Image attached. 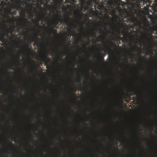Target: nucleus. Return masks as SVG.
Segmentation results:
<instances>
[{
    "label": "nucleus",
    "mask_w": 157,
    "mask_h": 157,
    "mask_svg": "<svg viewBox=\"0 0 157 157\" xmlns=\"http://www.w3.org/2000/svg\"><path fill=\"white\" fill-rule=\"evenodd\" d=\"M11 144H12L13 145H14V144L12 143H11Z\"/></svg>",
    "instance_id": "31"
},
{
    "label": "nucleus",
    "mask_w": 157,
    "mask_h": 157,
    "mask_svg": "<svg viewBox=\"0 0 157 157\" xmlns=\"http://www.w3.org/2000/svg\"><path fill=\"white\" fill-rule=\"evenodd\" d=\"M151 29H152V30L153 31H156V28L155 27H153L151 28Z\"/></svg>",
    "instance_id": "22"
},
{
    "label": "nucleus",
    "mask_w": 157,
    "mask_h": 157,
    "mask_svg": "<svg viewBox=\"0 0 157 157\" xmlns=\"http://www.w3.org/2000/svg\"><path fill=\"white\" fill-rule=\"evenodd\" d=\"M32 17H33V15L32 14Z\"/></svg>",
    "instance_id": "43"
},
{
    "label": "nucleus",
    "mask_w": 157,
    "mask_h": 157,
    "mask_svg": "<svg viewBox=\"0 0 157 157\" xmlns=\"http://www.w3.org/2000/svg\"><path fill=\"white\" fill-rule=\"evenodd\" d=\"M13 41H16V40H13Z\"/></svg>",
    "instance_id": "40"
},
{
    "label": "nucleus",
    "mask_w": 157,
    "mask_h": 157,
    "mask_svg": "<svg viewBox=\"0 0 157 157\" xmlns=\"http://www.w3.org/2000/svg\"><path fill=\"white\" fill-rule=\"evenodd\" d=\"M11 32H10V33L11 34H12V29H11Z\"/></svg>",
    "instance_id": "33"
},
{
    "label": "nucleus",
    "mask_w": 157,
    "mask_h": 157,
    "mask_svg": "<svg viewBox=\"0 0 157 157\" xmlns=\"http://www.w3.org/2000/svg\"><path fill=\"white\" fill-rule=\"evenodd\" d=\"M152 32H151L149 34V36L151 38V39L154 37V36L152 35Z\"/></svg>",
    "instance_id": "14"
},
{
    "label": "nucleus",
    "mask_w": 157,
    "mask_h": 157,
    "mask_svg": "<svg viewBox=\"0 0 157 157\" xmlns=\"http://www.w3.org/2000/svg\"><path fill=\"white\" fill-rule=\"evenodd\" d=\"M111 44L112 45H114L115 47H116V48L117 47H119V46L118 45H117L116 44H114L113 43H111Z\"/></svg>",
    "instance_id": "17"
},
{
    "label": "nucleus",
    "mask_w": 157,
    "mask_h": 157,
    "mask_svg": "<svg viewBox=\"0 0 157 157\" xmlns=\"http://www.w3.org/2000/svg\"><path fill=\"white\" fill-rule=\"evenodd\" d=\"M59 154H60V152H59Z\"/></svg>",
    "instance_id": "38"
},
{
    "label": "nucleus",
    "mask_w": 157,
    "mask_h": 157,
    "mask_svg": "<svg viewBox=\"0 0 157 157\" xmlns=\"http://www.w3.org/2000/svg\"><path fill=\"white\" fill-rule=\"evenodd\" d=\"M131 48L132 49L133 48L131 46Z\"/></svg>",
    "instance_id": "42"
},
{
    "label": "nucleus",
    "mask_w": 157,
    "mask_h": 157,
    "mask_svg": "<svg viewBox=\"0 0 157 157\" xmlns=\"http://www.w3.org/2000/svg\"><path fill=\"white\" fill-rule=\"evenodd\" d=\"M135 19V18L134 17H132L130 18V20L132 21H133Z\"/></svg>",
    "instance_id": "19"
},
{
    "label": "nucleus",
    "mask_w": 157,
    "mask_h": 157,
    "mask_svg": "<svg viewBox=\"0 0 157 157\" xmlns=\"http://www.w3.org/2000/svg\"><path fill=\"white\" fill-rule=\"evenodd\" d=\"M105 54L104 53H100L99 55H98L97 56V57H99V58H100L103 60V59H103L105 56Z\"/></svg>",
    "instance_id": "8"
},
{
    "label": "nucleus",
    "mask_w": 157,
    "mask_h": 157,
    "mask_svg": "<svg viewBox=\"0 0 157 157\" xmlns=\"http://www.w3.org/2000/svg\"><path fill=\"white\" fill-rule=\"evenodd\" d=\"M6 157H8V155H6Z\"/></svg>",
    "instance_id": "39"
},
{
    "label": "nucleus",
    "mask_w": 157,
    "mask_h": 157,
    "mask_svg": "<svg viewBox=\"0 0 157 157\" xmlns=\"http://www.w3.org/2000/svg\"><path fill=\"white\" fill-rule=\"evenodd\" d=\"M146 55H148V53H146Z\"/></svg>",
    "instance_id": "35"
},
{
    "label": "nucleus",
    "mask_w": 157,
    "mask_h": 157,
    "mask_svg": "<svg viewBox=\"0 0 157 157\" xmlns=\"http://www.w3.org/2000/svg\"><path fill=\"white\" fill-rule=\"evenodd\" d=\"M46 15V13H41L40 15H38L37 18L33 20L35 22L36 25L40 26L39 23L40 21H44L45 19H48L47 17H45Z\"/></svg>",
    "instance_id": "2"
},
{
    "label": "nucleus",
    "mask_w": 157,
    "mask_h": 157,
    "mask_svg": "<svg viewBox=\"0 0 157 157\" xmlns=\"http://www.w3.org/2000/svg\"><path fill=\"white\" fill-rule=\"evenodd\" d=\"M96 34L94 31H92L91 34V36L94 37H95L96 36Z\"/></svg>",
    "instance_id": "13"
},
{
    "label": "nucleus",
    "mask_w": 157,
    "mask_h": 157,
    "mask_svg": "<svg viewBox=\"0 0 157 157\" xmlns=\"http://www.w3.org/2000/svg\"><path fill=\"white\" fill-rule=\"evenodd\" d=\"M98 38H101V39H103L104 38V35H103L102 36H98Z\"/></svg>",
    "instance_id": "18"
},
{
    "label": "nucleus",
    "mask_w": 157,
    "mask_h": 157,
    "mask_svg": "<svg viewBox=\"0 0 157 157\" xmlns=\"http://www.w3.org/2000/svg\"><path fill=\"white\" fill-rule=\"evenodd\" d=\"M38 39V37L36 36L35 35V36L33 37L32 38L30 39V43L32 42V41H34V44L33 45H36L38 46L40 44V43L37 41Z\"/></svg>",
    "instance_id": "5"
},
{
    "label": "nucleus",
    "mask_w": 157,
    "mask_h": 157,
    "mask_svg": "<svg viewBox=\"0 0 157 157\" xmlns=\"http://www.w3.org/2000/svg\"><path fill=\"white\" fill-rule=\"evenodd\" d=\"M119 39L122 40V38L120 36H116L115 37H113L112 38V40L115 42H117V43L118 44H120L121 43V42H120L119 40L118 41V40Z\"/></svg>",
    "instance_id": "7"
},
{
    "label": "nucleus",
    "mask_w": 157,
    "mask_h": 157,
    "mask_svg": "<svg viewBox=\"0 0 157 157\" xmlns=\"http://www.w3.org/2000/svg\"><path fill=\"white\" fill-rule=\"evenodd\" d=\"M88 44V42H87L85 44H83V46L85 48H86V45Z\"/></svg>",
    "instance_id": "15"
},
{
    "label": "nucleus",
    "mask_w": 157,
    "mask_h": 157,
    "mask_svg": "<svg viewBox=\"0 0 157 157\" xmlns=\"http://www.w3.org/2000/svg\"><path fill=\"white\" fill-rule=\"evenodd\" d=\"M71 111H73H73H74V110H71Z\"/></svg>",
    "instance_id": "41"
},
{
    "label": "nucleus",
    "mask_w": 157,
    "mask_h": 157,
    "mask_svg": "<svg viewBox=\"0 0 157 157\" xmlns=\"http://www.w3.org/2000/svg\"><path fill=\"white\" fill-rule=\"evenodd\" d=\"M72 94L73 95H74L75 96H76V95H75V94L73 93Z\"/></svg>",
    "instance_id": "30"
},
{
    "label": "nucleus",
    "mask_w": 157,
    "mask_h": 157,
    "mask_svg": "<svg viewBox=\"0 0 157 157\" xmlns=\"http://www.w3.org/2000/svg\"><path fill=\"white\" fill-rule=\"evenodd\" d=\"M98 28L96 30L98 31L99 33H102L104 34V32L102 29L103 27V25L101 23H100L98 24Z\"/></svg>",
    "instance_id": "6"
},
{
    "label": "nucleus",
    "mask_w": 157,
    "mask_h": 157,
    "mask_svg": "<svg viewBox=\"0 0 157 157\" xmlns=\"http://www.w3.org/2000/svg\"><path fill=\"white\" fill-rule=\"evenodd\" d=\"M24 47L25 48L28 52H30L29 49V45L27 44H24Z\"/></svg>",
    "instance_id": "9"
},
{
    "label": "nucleus",
    "mask_w": 157,
    "mask_h": 157,
    "mask_svg": "<svg viewBox=\"0 0 157 157\" xmlns=\"http://www.w3.org/2000/svg\"><path fill=\"white\" fill-rule=\"evenodd\" d=\"M49 53V52H46L43 56H41L42 60L44 62L46 65H47L51 60L48 57V54Z\"/></svg>",
    "instance_id": "3"
},
{
    "label": "nucleus",
    "mask_w": 157,
    "mask_h": 157,
    "mask_svg": "<svg viewBox=\"0 0 157 157\" xmlns=\"http://www.w3.org/2000/svg\"><path fill=\"white\" fill-rule=\"evenodd\" d=\"M21 6H19L18 7V8L20 9L21 8Z\"/></svg>",
    "instance_id": "28"
},
{
    "label": "nucleus",
    "mask_w": 157,
    "mask_h": 157,
    "mask_svg": "<svg viewBox=\"0 0 157 157\" xmlns=\"http://www.w3.org/2000/svg\"><path fill=\"white\" fill-rule=\"evenodd\" d=\"M108 49H109V50H110V47H109L108 48Z\"/></svg>",
    "instance_id": "26"
},
{
    "label": "nucleus",
    "mask_w": 157,
    "mask_h": 157,
    "mask_svg": "<svg viewBox=\"0 0 157 157\" xmlns=\"http://www.w3.org/2000/svg\"><path fill=\"white\" fill-rule=\"evenodd\" d=\"M141 38L142 39H145V38H146L147 40H149V38L147 37H146L145 36H141Z\"/></svg>",
    "instance_id": "16"
},
{
    "label": "nucleus",
    "mask_w": 157,
    "mask_h": 157,
    "mask_svg": "<svg viewBox=\"0 0 157 157\" xmlns=\"http://www.w3.org/2000/svg\"><path fill=\"white\" fill-rule=\"evenodd\" d=\"M19 29H20V28H19V27H18V28H17V31H19Z\"/></svg>",
    "instance_id": "27"
},
{
    "label": "nucleus",
    "mask_w": 157,
    "mask_h": 157,
    "mask_svg": "<svg viewBox=\"0 0 157 157\" xmlns=\"http://www.w3.org/2000/svg\"><path fill=\"white\" fill-rule=\"evenodd\" d=\"M81 81V78L80 77H79L78 79L77 80V81L78 82H79Z\"/></svg>",
    "instance_id": "21"
},
{
    "label": "nucleus",
    "mask_w": 157,
    "mask_h": 157,
    "mask_svg": "<svg viewBox=\"0 0 157 157\" xmlns=\"http://www.w3.org/2000/svg\"><path fill=\"white\" fill-rule=\"evenodd\" d=\"M56 17L58 19L56 21L57 25L59 23V21H60L61 24L64 22L68 26L71 25L74 27V28L76 27V24L70 21L72 20L68 15H66L65 17L62 18L61 19H58L59 17L58 15H56Z\"/></svg>",
    "instance_id": "1"
},
{
    "label": "nucleus",
    "mask_w": 157,
    "mask_h": 157,
    "mask_svg": "<svg viewBox=\"0 0 157 157\" xmlns=\"http://www.w3.org/2000/svg\"><path fill=\"white\" fill-rule=\"evenodd\" d=\"M117 140H118V141H120V139L119 138H118V139H117Z\"/></svg>",
    "instance_id": "32"
},
{
    "label": "nucleus",
    "mask_w": 157,
    "mask_h": 157,
    "mask_svg": "<svg viewBox=\"0 0 157 157\" xmlns=\"http://www.w3.org/2000/svg\"><path fill=\"white\" fill-rule=\"evenodd\" d=\"M129 90L130 91L134 92H135V93L136 94H137L138 93V92L135 89H129Z\"/></svg>",
    "instance_id": "11"
},
{
    "label": "nucleus",
    "mask_w": 157,
    "mask_h": 157,
    "mask_svg": "<svg viewBox=\"0 0 157 157\" xmlns=\"http://www.w3.org/2000/svg\"><path fill=\"white\" fill-rule=\"evenodd\" d=\"M31 136H33V135H32V134H31Z\"/></svg>",
    "instance_id": "37"
},
{
    "label": "nucleus",
    "mask_w": 157,
    "mask_h": 157,
    "mask_svg": "<svg viewBox=\"0 0 157 157\" xmlns=\"http://www.w3.org/2000/svg\"><path fill=\"white\" fill-rule=\"evenodd\" d=\"M87 55L88 56H89V54L88 53H87Z\"/></svg>",
    "instance_id": "36"
},
{
    "label": "nucleus",
    "mask_w": 157,
    "mask_h": 157,
    "mask_svg": "<svg viewBox=\"0 0 157 157\" xmlns=\"http://www.w3.org/2000/svg\"><path fill=\"white\" fill-rule=\"evenodd\" d=\"M79 1H81V0H78ZM67 1L69 3H71V2H77L76 0H67Z\"/></svg>",
    "instance_id": "12"
},
{
    "label": "nucleus",
    "mask_w": 157,
    "mask_h": 157,
    "mask_svg": "<svg viewBox=\"0 0 157 157\" xmlns=\"http://www.w3.org/2000/svg\"><path fill=\"white\" fill-rule=\"evenodd\" d=\"M59 59H60V60L61 59L60 58H59Z\"/></svg>",
    "instance_id": "34"
},
{
    "label": "nucleus",
    "mask_w": 157,
    "mask_h": 157,
    "mask_svg": "<svg viewBox=\"0 0 157 157\" xmlns=\"http://www.w3.org/2000/svg\"><path fill=\"white\" fill-rule=\"evenodd\" d=\"M16 62L19 64H20V63L18 61H17Z\"/></svg>",
    "instance_id": "24"
},
{
    "label": "nucleus",
    "mask_w": 157,
    "mask_h": 157,
    "mask_svg": "<svg viewBox=\"0 0 157 157\" xmlns=\"http://www.w3.org/2000/svg\"><path fill=\"white\" fill-rule=\"evenodd\" d=\"M51 33H56L57 32V30L56 29H55L54 28H51Z\"/></svg>",
    "instance_id": "10"
},
{
    "label": "nucleus",
    "mask_w": 157,
    "mask_h": 157,
    "mask_svg": "<svg viewBox=\"0 0 157 157\" xmlns=\"http://www.w3.org/2000/svg\"><path fill=\"white\" fill-rule=\"evenodd\" d=\"M3 28L5 29L6 33H2L1 34H0V40L2 42H3L5 36L6 34L8 35V33H10L9 29L6 28L5 26H3Z\"/></svg>",
    "instance_id": "4"
},
{
    "label": "nucleus",
    "mask_w": 157,
    "mask_h": 157,
    "mask_svg": "<svg viewBox=\"0 0 157 157\" xmlns=\"http://www.w3.org/2000/svg\"><path fill=\"white\" fill-rule=\"evenodd\" d=\"M5 73H6V74H8V72H7V71H5Z\"/></svg>",
    "instance_id": "23"
},
{
    "label": "nucleus",
    "mask_w": 157,
    "mask_h": 157,
    "mask_svg": "<svg viewBox=\"0 0 157 157\" xmlns=\"http://www.w3.org/2000/svg\"><path fill=\"white\" fill-rule=\"evenodd\" d=\"M119 65H120V66H122V64L121 63H119Z\"/></svg>",
    "instance_id": "29"
},
{
    "label": "nucleus",
    "mask_w": 157,
    "mask_h": 157,
    "mask_svg": "<svg viewBox=\"0 0 157 157\" xmlns=\"http://www.w3.org/2000/svg\"><path fill=\"white\" fill-rule=\"evenodd\" d=\"M155 3L157 4V0H155Z\"/></svg>",
    "instance_id": "25"
},
{
    "label": "nucleus",
    "mask_w": 157,
    "mask_h": 157,
    "mask_svg": "<svg viewBox=\"0 0 157 157\" xmlns=\"http://www.w3.org/2000/svg\"><path fill=\"white\" fill-rule=\"evenodd\" d=\"M104 1L105 3V4H108L109 2V0H104Z\"/></svg>",
    "instance_id": "20"
}]
</instances>
